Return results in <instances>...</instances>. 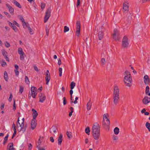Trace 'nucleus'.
<instances>
[{"mask_svg":"<svg viewBox=\"0 0 150 150\" xmlns=\"http://www.w3.org/2000/svg\"><path fill=\"white\" fill-rule=\"evenodd\" d=\"M92 106V103L91 102V100H89L87 104V109L88 110H91Z\"/></svg>","mask_w":150,"mask_h":150,"instance_id":"obj_23","label":"nucleus"},{"mask_svg":"<svg viewBox=\"0 0 150 150\" xmlns=\"http://www.w3.org/2000/svg\"><path fill=\"white\" fill-rule=\"evenodd\" d=\"M31 96L33 98H35L37 93L36 91H32Z\"/></svg>","mask_w":150,"mask_h":150,"instance_id":"obj_31","label":"nucleus"},{"mask_svg":"<svg viewBox=\"0 0 150 150\" xmlns=\"http://www.w3.org/2000/svg\"><path fill=\"white\" fill-rule=\"evenodd\" d=\"M33 111L32 116L33 117V119H36L37 117L38 116V114L37 111L34 109H32Z\"/></svg>","mask_w":150,"mask_h":150,"instance_id":"obj_19","label":"nucleus"},{"mask_svg":"<svg viewBox=\"0 0 150 150\" xmlns=\"http://www.w3.org/2000/svg\"><path fill=\"white\" fill-rule=\"evenodd\" d=\"M11 28L15 32H16L18 31V28L15 25H13Z\"/></svg>","mask_w":150,"mask_h":150,"instance_id":"obj_43","label":"nucleus"},{"mask_svg":"<svg viewBox=\"0 0 150 150\" xmlns=\"http://www.w3.org/2000/svg\"><path fill=\"white\" fill-rule=\"evenodd\" d=\"M124 81L126 86L129 87L132 86V77L130 72L128 71L125 72Z\"/></svg>","mask_w":150,"mask_h":150,"instance_id":"obj_2","label":"nucleus"},{"mask_svg":"<svg viewBox=\"0 0 150 150\" xmlns=\"http://www.w3.org/2000/svg\"><path fill=\"white\" fill-rule=\"evenodd\" d=\"M146 126L149 132H150V123L147 122L146 124Z\"/></svg>","mask_w":150,"mask_h":150,"instance_id":"obj_35","label":"nucleus"},{"mask_svg":"<svg viewBox=\"0 0 150 150\" xmlns=\"http://www.w3.org/2000/svg\"><path fill=\"white\" fill-rule=\"evenodd\" d=\"M100 62L102 65H105L106 62L105 59L104 58H102L101 59Z\"/></svg>","mask_w":150,"mask_h":150,"instance_id":"obj_29","label":"nucleus"},{"mask_svg":"<svg viewBox=\"0 0 150 150\" xmlns=\"http://www.w3.org/2000/svg\"><path fill=\"white\" fill-rule=\"evenodd\" d=\"M50 141L52 143H53L54 142V139L53 137H50Z\"/></svg>","mask_w":150,"mask_h":150,"instance_id":"obj_56","label":"nucleus"},{"mask_svg":"<svg viewBox=\"0 0 150 150\" xmlns=\"http://www.w3.org/2000/svg\"><path fill=\"white\" fill-rule=\"evenodd\" d=\"M51 11V10L50 8H49L47 10L44 18V22L45 23L47 21L50 16Z\"/></svg>","mask_w":150,"mask_h":150,"instance_id":"obj_8","label":"nucleus"},{"mask_svg":"<svg viewBox=\"0 0 150 150\" xmlns=\"http://www.w3.org/2000/svg\"><path fill=\"white\" fill-rule=\"evenodd\" d=\"M103 28V27L101 26V27L99 28L98 30V36L99 39L100 40L102 39L104 35L103 32L102 31V29Z\"/></svg>","mask_w":150,"mask_h":150,"instance_id":"obj_11","label":"nucleus"},{"mask_svg":"<svg viewBox=\"0 0 150 150\" xmlns=\"http://www.w3.org/2000/svg\"><path fill=\"white\" fill-rule=\"evenodd\" d=\"M33 68L34 70L37 72H38L39 71V70L38 69L37 67L35 65L33 66Z\"/></svg>","mask_w":150,"mask_h":150,"instance_id":"obj_46","label":"nucleus"},{"mask_svg":"<svg viewBox=\"0 0 150 150\" xmlns=\"http://www.w3.org/2000/svg\"><path fill=\"white\" fill-rule=\"evenodd\" d=\"M15 73L16 76H18L19 74V72L18 70H15Z\"/></svg>","mask_w":150,"mask_h":150,"instance_id":"obj_54","label":"nucleus"},{"mask_svg":"<svg viewBox=\"0 0 150 150\" xmlns=\"http://www.w3.org/2000/svg\"><path fill=\"white\" fill-rule=\"evenodd\" d=\"M69 30V28L67 26H65L64 27V33H66L67 32H68Z\"/></svg>","mask_w":150,"mask_h":150,"instance_id":"obj_38","label":"nucleus"},{"mask_svg":"<svg viewBox=\"0 0 150 150\" xmlns=\"http://www.w3.org/2000/svg\"><path fill=\"white\" fill-rule=\"evenodd\" d=\"M76 85L75 83L73 81L70 84V88L71 89H73L74 87Z\"/></svg>","mask_w":150,"mask_h":150,"instance_id":"obj_33","label":"nucleus"},{"mask_svg":"<svg viewBox=\"0 0 150 150\" xmlns=\"http://www.w3.org/2000/svg\"><path fill=\"white\" fill-rule=\"evenodd\" d=\"M63 103L64 105H65L67 104L66 99L65 97L63 98Z\"/></svg>","mask_w":150,"mask_h":150,"instance_id":"obj_48","label":"nucleus"},{"mask_svg":"<svg viewBox=\"0 0 150 150\" xmlns=\"http://www.w3.org/2000/svg\"><path fill=\"white\" fill-rule=\"evenodd\" d=\"M14 4H15V5L18 8H21V6L20 4L17 1L14 0Z\"/></svg>","mask_w":150,"mask_h":150,"instance_id":"obj_32","label":"nucleus"},{"mask_svg":"<svg viewBox=\"0 0 150 150\" xmlns=\"http://www.w3.org/2000/svg\"><path fill=\"white\" fill-rule=\"evenodd\" d=\"M144 81L145 85H148L150 83V79L149 76L147 75H145L144 77Z\"/></svg>","mask_w":150,"mask_h":150,"instance_id":"obj_12","label":"nucleus"},{"mask_svg":"<svg viewBox=\"0 0 150 150\" xmlns=\"http://www.w3.org/2000/svg\"><path fill=\"white\" fill-rule=\"evenodd\" d=\"M25 54L24 53L23 54H22L20 55V59L21 60H23L24 59V55Z\"/></svg>","mask_w":150,"mask_h":150,"instance_id":"obj_44","label":"nucleus"},{"mask_svg":"<svg viewBox=\"0 0 150 150\" xmlns=\"http://www.w3.org/2000/svg\"><path fill=\"white\" fill-rule=\"evenodd\" d=\"M4 79L6 81H8V76L7 72L6 71H5L4 73Z\"/></svg>","mask_w":150,"mask_h":150,"instance_id":"obj_28","label":"nucleus"},{"mask_svg":"<svg viewBox=\"0 0 150 150\" xmlns=\"http://www.w3.org/2000/svg\"><path fill=\"white\" fill-rule=\"evenodd\" d=\"M0 63L1 65L3 67H4L5 65H7L6 62L4 60H3Z\"/></svg>","mask_w":150,"mask_h":150,"instance_id":"obj_37","label":"nucleus"},{"mask_svg":"<svg viewBox=\"0 0 150 150\" xmlns=\"http://www.w3.org/2000/svg\"><path fill=\"white\" fill-rule=\"evenodd\" d=\"M23 27L24 28H25L27 26V24L26 23H25V22L24 21L23 22Z\"/></svg>","mask_w":150,"mask_h":150,"instance_id":"obj_51","label":"nucleus"},{"mask_svg":"<svg viewBox=\"0 0 150 150\" xmlns=\"http://www.w3.org/2000/svg\"><path fill=\"white\" fill-rule=\"evenodd\" d=\"M145 93L146 95L150 96V92H149V86H147L146 88Z\"/></svg>","mask_w":150,"mask_h":150,"instance_id":"obj_25","label":"nucleus"},{"mask_svg":"<svg viewBox=\"0 0 150 150\" xmlns=\"http://www.w3.org/2000/svg\"><path fill=\"white\" fill-rule=\"evenodd\" d=\"M89 142V140L88 138H86L85 139V143L86 144H87Z\"/></svg>","mask_w":150,"mask_h":150,"instance_id":"obj_63","label":"nucleus"},{"mask_svg":"<svg viewBox=\"0 0 150 150\" xmlns=\"http://www.w3.org/2000/svg\"><path fill=\"white\" fill-rule=\"evenodd\" d=\"M1 52L2 54L4 56V57L6 61L9 62V59L8 57V54L7 52L4 49H3L1 50Z\"/></svg>","mask_w":150,"mask_h":150,"instance_id":"obj_13","label":"nucleus"},{"mask_svg":"<svg viewBox=\"0 0 150 150\" xmlns=\"http://www.w3.org/2000/svg\"><path fill=\"white\" fill-rule=\"evenodd\" d=\"M109 115L108 113H105L103 115V120H109L108 118Z\"/></svg>","mask_w":150,"mask_h":150,"instance_id":"obj_26","label":"nucleus"},{"mask_svg":"<svg viewBox=\"0 0 150 150\" xmlns=\"http://www.w3.org/2000/svg\"><path fill=\"white\" fill-rule=\"evenodd\" d=\"M61 63L62 62L61 60L60 59H58V65H60L61 64Z\"/></svg>","mask_w":150,"mask_h":150,"instance_id":"obj_64","label":"nucleus"},{"mask_svg":"<svg viewBox=\"0 0 150 150\" xmlns=\"http://www.w3.org/2000/svg\"><path fill=\"white\" fill-rule=\"evenodd\" d=\"M19 87L20 89L19 91V93H20L21 94L23 91L24 88L23 87L21 86H20Z\"/></svg>","mask_w":150,"mask_h":150,"instance_id":"obj_39","label":"nucleus"},{"mask_svg":"<svg viewBox=\"0 0 150 150\" xmlns=\"http://www.w3.org/2000/svg\"><path fill=\"white\" fill-rule=\"evenodd\" d=\"M66 134L69 139H70L72 137V133L71 132L67 131L66 132Z\"/></svg>","mask_w":150,"mask_h":150,"instance_id":"obj_24","label":"nucleus"},{"mask_svg":"<svg viewBox=\"0 0 150 150\" xmlns=\"http://www.w3.org/2000/svg\"><path fill=\"white\" fill-rule=\"evenodd\" d=\"M36 88L35 87H32L31 88V92L32 91H36Z\"/></svg>","mask_w":150,"mask_h":150,"instance_id":"obj_52","label":"nucleus"},{"mask_svg":"<svg viewBox=\"0 0 150 150\" xmlns=\"http://www.w3.org/2000/svg\"><path fill=\"white\" fill-rule=\"evenodd\" d=\"M4 13L6 15L8 18H10L11 17V16L7 12H4Z\"/></svg>","mask_w":150,"mask_h":150,"instance_id":"obj_45","label":"nucleus"},{"mask_svg":"<svg viewBox=\"0 0 150 150\" xmlns=\"http://www.w3.org/2000/svg\"><path fill=\"white\" fill-rule=\"evenodd\" d=\"M16 109V104L15 101L14 100L13 104V109L14 110H15Z\"/></svg>","mask_w":150,"mask_h":150,"instance_id":"obj_57","label":"nucleus"},{"mask_svg":"<svg viewBox=\"0 0 150 150\" xmlns=\"http://www.w3.org/2000/svg\"><path fill=\"white\" fill-rule=\"evenodd\" d=\"M45 4L44 3H42L41 4V9H42V10H43V9L45 8Z\"/></svg>","mask_w":150,"mask_h":150,"instance_id":"obj_47","label":"nucleus"},{"mask_svg":"<svg viewBox=\"0 0 150 150\" xmlns=\"http://www.w3.org/2000/svg\"><path fill=\"white\" fill-rule=\"evenodd\" d=\"M37 120L36 119H33L31 120L30 129L33 130L36 127L37 125Z\"/></svg>","mask_w":150,"mask_h":150,"instance_id":"obj_9","label":"nucleus"},{"mask_svg":"<svg viewBox=\"0 0 150 150\" xmlns=\"http://www.w3.org/2000/svg\"><path fill=\"white\" fill-rule=\"evenodd\" d=\"M129 3L127 1H125L123 3V12L127 13L129 11Z\"/></svg>","mask_w":150,"mask_h":150,"instance_id":"obj_6","label":"nucleus"},{"mask_svg":"<svg viewBox=\"0 0 150 150\" xmlns=\"http://www.w3.org/2000/svg\"><path fill=\"white\" fill-rule=\"evenodd\" d=\"M38 97L39 99V102L40 103L43 102L46 99V97L44 94L40 93L38 94Z\"/></svg>","mask_w":150,"mask_h":150,"instance_id":"obj_10","label":"nucleus"},{"mask_svg":"<svg viewBox=\"0 0 150 150\" xmlns=\"http://www.w3.org/2000/svg\"><path fill=\"white\" fill-rule=\"evenodd\" d=\"M100 127L98 123H95L93 124L92 129V136L97 142L99 141L100 137Z\"/></svg>","mask_w":150,"mask_h":150,"instance_id":"obj_1","label":"nucleus"},{"mask_svg":"<svg viewBox=\"0 0 150 150\" xmlns=\"http://www.w3.org/2000/svg\"><path fill=\"white\" fill-rule=\"evenodd\" d=\"M6 6L9 9V12L12 15L14 14V9L13 8L12 6H11L8 4H7Z\"/></svg>","mask_w":150,"mask_h":150,"instance_id":"obj_17","label":"nucleus"},{"mask_svg":"<svg viewBox=\"0 0 150 150\" xmlns=\"http://www.w3.org/2000/svg\"><path fill=\"white\" fill-rule=\"evenodd\" d=\"M49 25H46V32L49 31Z\"/></svg>","mask_w":150,"mask_h":150,"instance_id":"obj_60","label":"nucleus"},{"mask_svg":"<svg viewBox=\"0 0 150 150\" xmlns=\"http://www.w3.org/2000/svg\"><path fill=\"white\" fill-rule=\"evenodd\" d=\"M13 24H14V25H15L18 27L19 26V24L15 21H13Z\"/></svg>","mask_w":150,"mask_h":150,"instance_id":"obj_55","label":"nucleus"},{"mask_svg":"<svg viewBox=\"0 0 150 150\" xmlns=\"http://www.w3.org/2000/svg\"><path fill=\"white\" fill-rule=\"evenodd\" d=\"M129 40L127 37L126 36H124L122 41V47L124 48H127L129 46Z\"/></svg>","mask_w":150,"mask_h":150,"instance_id":"obj_5","label":"nucleus"},{"mask_svg":"<svg viewBox=\"0 0 150 150\" xmlns=\"http://www.w3.org/2000/svg\"><path fill=\"white\" fill-rule=\"evenodd\" d=\"M8 21V24L11 27H12L13 25H14V24H13V23H12L11 22Z\"/></svg>","mask_w":150,"mask_h":150,"instance_id":"obj_58","label":"nucleus"},{"mask_svg":"<svg viewBox=\"0 0 150 150\" xmlns=\"http://www.w3.org/2000/svg\"><path fill=\"white\" fill-rule=\"evenodd\" d=\"M9 136V134H8L4 138V139L5 140H7L8 139V138Z\"/></svg>","mask_w":150,"mask_h":150,"instance_id":"obj_59","label":"nucleus"},{"mask_svg":"<svg viewBox=\"0 0 150 150\" xmlns=\"http://www.w3.org/2000/svg\"><path fill=\"white\" fill-rule=\"evenodd\" d=\"M19 117L18 118L17 121V122L16 125L18 127V123L20 127H21L20 130V131H22L24 132L25 130V128L23 127L24 125H22V124H20L19 122Z\"/></svg>","mask_w":150,"mask_h":150,"instance_id":"obj_16","label":"nucleus"},{"mask_svg":"<svg viewBox=\"0 0 150 150\" xmlns=\"http://www.w3.org/2000/svg\"><path fill=\"white\" fill-rule=\"evenodd\" d=\"M63 135L62 134H60L59 136L58 139V143L59 145H61L63 140Z\"/></svg>","mask_w":150,"mask_h":150,"instance_id":"obj_20","label":"nucleus"},{"mask_svg":"<svg viewBox=\"0 0 150 150\" xmlns=\"http://www.w3.org/2000/svg\"><path fill=\"white\" fill-rule=\"evenodd\" d=\"M114 132L115 134H119V128L117 127H115L114 130Z\"/></svg>","mask_w":150,"mask_h":150,"instance_id":"obj_30","label":"nucleus"},{"mask_svg":"<svg viewBox=\"0 0 150 150\" xmlns=\"http://www.w3.org/2000/svg\"><path fill=\"white\" fill-rule=\"evenodd\" d=\"M5 46L7 48H8L10 47V45L9 43L7 41H6L4 42Z\"/></svg>","mask_w":150,"mask_h":150,"instance_id":"obj_40","label":"nucleus"},{"mask_svg":"<svg viewBox=\"0 0 150 150\" xmlns=\"http://www.w3.org/2000/svg\"><path fill=\"white\" fill-rule=\"evenodd\" d=\"M44 137V136H40L38 143L37 144H41L43 142Z\"/></svg>","mask_w":150,"mask_h":150,"instance_id":"obj_22","label":"nucleus"},{"mask_svg":"<svg viewBox=\"0 0 150 150\" xmlns=\"http://www.w3.org/2000/svg\"><path fill=\"white\" fill-rule=\"evenodd\" d=\"M143 103L145 105H147L150 102V98L147 96H145L142 100Z\"/></svg>","mask_w":150,"mask_h":150,"instance_id":"obj_14","label":"nucleus"},{"mask_svg":"<svg viewBox=\"0 0 150 150\" xmlns=\"http://www.w3.org/2000/svg\"><path fill=\"white\" fill-rule=\"evenodd\" d=\"M113 39L116 41H119L120 39V37L119 30L117 29L114 30L113 33L112 34Z\"/></svg>","mask_w":150,"mask_h":150,"instance_id":"obj_4","label":"nucleus"},{"mask_svg":"<svg viewBox=\"0 0 150 150\" xmlns=\"http://www.w3.org/2000/svg\"><path fill=\"white\" fill-rule=\"evenodd\" d=\"M13 145L12 142L8 144L7 146V150H15V148L13 147Z\"/></svg>","mask_w":150,"mask_h":150,"instance_id":"obj_21","label":"nucleus"},{"mask_svg":"<svg viewBox=\"0 0 150 150\" xmlns=\"http://www.w3.org/2000/svg\"><path fill=\"white\" fill-rule=\"evenodd\" d=\"M80 0H77V3L76 5L77 7H78L80 5Z\"/></svg>","mask_w":150,"mask_h":150,"instance_id":"obj_53","label":"nucleus"},{"mask_svg":"<svg viewBox=\"0 0 150 150\" xmlns=\"http://www.w3.org/2000/svg\"><path fill=\"white\" fill-rule=\"evenodd\" d=\"M18 52L20 54L24 53L21 47H20L18 48Z\"/></svg>","mask_w":150,"mask_h":150,"instance_id":"obj_34","label":"nucleus"},{"mask_svg":"<svg viewBox=\"0 0 150 150\" xmlns=\"http://www.w3.org/2000/svg\"><path fill=\"white\" fill-rule=\"evenodd\" d=\"M41 144H37L36 147L38 148V150H45V147H41Z\"/></svg>","mask_w":150,"mask_h":150,"instance_id":"obj_27","label":"nucleus"},{"mask_svg":"<svg viewBox=\"0 0 150 150\" xmlns=\"http://www.w3.org/2000/svg\"><path fill=\"white\" fill-rule=\"evenodd\" d=\"M76 34L77 36L79 35L81 30V23L79 21H77L76 23Z\"/></svg>","mask_w":150,"mask_h":150,"instance_id":"obj_7","label":"nucleus"},{"mask_svg":"<svg viewBox=\"0 0 150 150\" xmlns=\"http://www.w3.org/2000/svg\"><path fill=\"white\" fill-rule=\"evenodd\" d=\"M25 82L27 83V84H28V77L27 76H25Z\"/></svg>","mask_w":150,"mask_h":150,"instance_id":"obj_62","label":"nucleus"},{"mask_svg":"<svg viewBox=\"0 0 150 150\" xmlns=\"http://www.w3.org/2000/svg\"><path fill=\"white\" fill-rule=\"evenodd\" d=\"M113 102L115 105H116L119 100V89L118 87L115 86L113 88Z\"/></svg>","mask_w":150,"mask_h":150,"instance_id":"obj_3","label":"nucleus"},{"mask_svg":"<svg viewBox=\"0 0 150 150\" xmlns=\"http://www.w3.org/2000/svg\"><path fill=\"white\" fill-rule=\"evenodd\" d=\"M50 79V74L49 72V71L47 70L46 72V76L45 77V80L46 81V84L47 85L48 84V83Z\"/></svg>","mask_w":150,"mask_h":150,"instance_id":"obj_15","label":"nucleus"},{"mask_svg":"<svg viewBox=\"0 0 150 150\" xmlns=\"http://www.w3.org/2000/svg\"><path fill=\"white\" fill-rule=\"evenodd\" d=\"M29 33L30 35H33L34 34V32L33 29L30 28L29 27Z\"/></svg>","mask_w":150,"mask_h":150,"instance_id":"obj_42","label":"nucleus"},{"mask_svg":"<svg viewBox=\"0 0 150 150\" xmlns=\"http://www.w3.org/2000/svg\"><path fill=\"white\" fill-rule=\"evenodd\" d=\"M103 125L105 127H108L110 125V122L109 120H103Z\"/></svg>","mask_w":150,"mask_h":150,"instance_id":"obj_18","label":"nucleus"},{"mask_svg":"<svg viewBox=\"0 0 150 150\" xmlns=\"http://www.w3.org/2000/svg\"><path fill=\"white\" fill-rule=\"evenodd\" d=\"M90 130L89 127H88L86 128L85 129V132L88 134L89 135L90 134Z\"/></svg>","mask_w":150,"mask_h":150,"instance_id":"obj_36","label":"nucleus"},{"mask_svg":"<svg viewBox=\"0 0 150 150\" xmlns=\"http://www.w3.org/2000/svg\"><path fill=\"white\" fill-rule=\"evenodd\" d=\"M20 19L21 20V21L23 22L24 21V19H23V17L19 15L18 16Z\"/></svg>","mask_w":150,"mask_h":150,"instance_id":"obj_49","label":"nucleus"},{"mask_svg":"<svg viewBox=\"0 0 150 150\" xmlns=\"http://www.w3.org/2000/svg\"><path fill=\"white\" fill-rule=\"evenodd\" d=\"M12 95L11 93L10 95L9 98L8 99V101L9 102H11L12 100Z\"/></svg>","mask_w":150,"mask_h":150,"instance_id":"obj_50","label":"nucleus"},{"mask_svg":"<svg viewBox=\"0 0 150 150\" xmlns=\"http://www.w3.org/2000/svg\"><path fill=\"white\" fill-rule=\"evenodd\" d=\"M32 148V146L31 144H29V150H31Z\"/></svg>","mask_w":150,"mask_h":150,"instance_id":"obj_61","label":"nucleus"},{"mask_svg":"<svg viewBox=\"0 0 150 150\" xmlns=\"http://www.w3.org/2000/svg\"><path fill=\"white\" fill-rule=\"evenodd\" d=\"M62 68H59V76L61 77L62 76Z\"/></svg>","mask_w":150,"mask_h":150,"instance_id":"obj_41","label":"nucleus"}]
</instances>
